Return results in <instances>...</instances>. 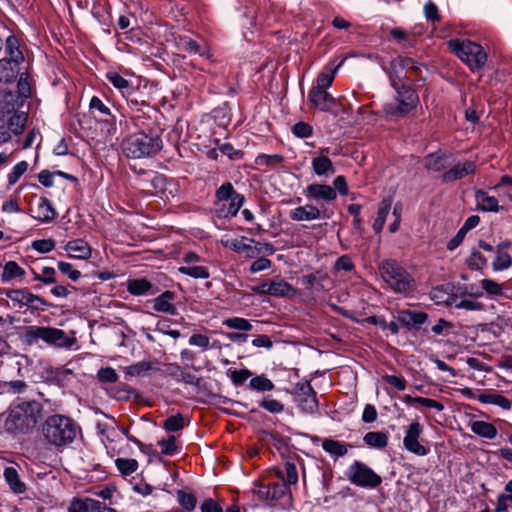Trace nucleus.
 <instances>
[{"instance_id":"nucleus-1","label":"nucleus","mask_w":512,"mask_h":512,"mask_svg":"<svg viewBox=\"0 0 512 512\" xmlns=\"http://www.w3.org/2000/svg\"><path fill=\"white\" fill-rule=\"evenodd\" d=\"M42 405L36 400L23 401L11 405L4 421L9 434H26L32 431L41 417Z\"/></svg>"},{"instance_id":"nucleus-59","label":"nucleus","mask_w":512,"mask_h":512,"mask_svg":"<svg viewBox=\"0 0 512 512\" xmlns=\"http://www.w3.org/2000/svg\"><path fill=\"white\" fill-rule=\"evenodd\" d=\"M425 167L428 170L440 171L445 167V159L440 154H430L425 158Z\"/></svg>"},{"instance_id":"nucleus-60","label":"nucleus","mask_w":512,"mask_h":512,"mask_svg":"<svg viewBox=\"0 0 512 512\" xmlns=\"http://www.w3.org/2000/svg\"><path fill=\"white\" fill-rule=\"evenodd\" d=\"M228 375L235 386H241L252 376V372L248 369L228 370Z\"/></svg>"},{"instance_id":"nucleus-52","label":"nucleus","mask_w":512,"mask_h":512,"mask_svg":"<svg viewBox=\"0 0 512 512\" xmlns=\"http://www.w3.org/2000/svg\"><path fill=\"white\" fill-rule=\"evenodd\" d=\"M28 163L26 161L18 162L8 173L7 181L10 186L15 185L19 179L27 172Z\"/></svg>"},{"instance_id":"nucleus-62","label":"nucleus","mask_w":512,"mask_h":512,"mask_svg":"<svg viewBox=\"0 0 512 512\" xmlns=\"http://www.w3.org/2000/svg\"><path fill=\"white\" fill-rule=\"evenodd\" d=\"M266 257L267 256H259L255 258V260L251 263L249 267V272L251 274H256L261 271L270 269L272 267V261Z\"/></svg>"},{"instance_id":"nucleus-36","label":"nucleus","mask_w":512,"mask_h":512,"mask_svg":"<svg viewBox=\"0 0 512 512\" xmlns=\"http://www.w3.org/2000/svg\"><path fill=\"white\" fill-rule=\"evenodd\" d=\"M5 118H7L6 126L7 129L15 134L19 135L23 132L24 127L27 122V113L26 112H17L12 113L10 115H6Z\"/></svg>"},{"instance_id":"nucleus-25","label":"nucleus","mask_w":512,"mask_h":512,"mask_svg":"<svg viewBox=\"0 0 512 512\" xmlns=\"http://www.w3.org/2000/svg\"><path fill=\"white\" fill-rule=\"evenodd\" d=\"M428 319L425 312H417L412 310H402L398 312L397 320L403 326L412 328L424 324Z\"/></svg>"},{"instance_id":"nucleus-40","label":"nucleus","mask_w":512,"mask_h":512,"mask_svg":"<svg viewBox=\"0 0 512 512\" xmlns=\"http://www.w3.org/2000/svg\"><path fill=\"white\" fill-rule=\"evenodd\" d=\"M392 206V199L391 198H384L378 207L377 211V217L373 223V230L375 233H380L383 229V226L385 224L387 215L389 214Z\"/></svg>"},{"instance_id":"nucleus-51","label":"nucleus","mask_w":512,"mask_h":512,"mask_svg":"<svg viewBox=\"0 0 512 512\" xmlns=\"http://www.w3.org/2000/svg\"><path fill=\"white\" fill-rule=\"evenodd\" d=\"M249 387L258 392H268L272 391L275 386L265 375H258L250 380Z\"/></svg>"},{"instance_id":"nucleus-31","label":"nucleus","mask_w":512,"mask_h":512,"mask_svg":"<svg viewBox=\"0 0 512 512\" xmlns=\"http://www.w3.org/2000/svg\"><path fill=\"white\" fill-rule=\"evenodd\" d=\"M322 448L331 456L343 457L348 453L349 448H352V445L332 438H326L322 442Z\"/></svg>"},{"instance_id":"nucleus-50","label":"nucleus","mask_w":512,"mask_h":512,"mask_svg":"<svg viewBox=\"0 0 512 512\" xmlns=\"http://www.w3.org/2000/svg\"><path fill=\"white\" fill-rule=\"evenodd\" d=\"M180 45L183 51L188 52L189 54H198L200 56H207V49L201 46L199 43L194 41L191 38H181Z\"/></svg>"},{"instance_id":"nucleus-35","label":"nucleus","mask_w":512,"mask_h":512,"mask_svg":"<svg viewBox=\"0 0 512 512\" xmlns=\"http://www.w3.org/2000/svg\"><path fill=\"white\" fill-rule=\"evenodd\" d=\"M297 290L282 278H275L271 281V294L275 297H290L296 295Z\"/></svg>"},{"instance_id":"nucleus-38","label":"nucleus","mask_w":512,"mask_h":512,"mask_svg":"<svg viewBox=\"0 0 512 512\" xmlns=\"http://www.w3.org/2000/svg\"><path fill=\"white\" fill-rule=\"evenodd\" d=\"M168 373L176 379L178 382H184L189 385L197 386L199 384V378L196 375L184 371L179 365L171 364L168 367Z\"/></svg>"},{"instance_id":"nucleus-22","label":"nucleus","mask_w":512,"mask_h":512,"mask_svg":"<svg viewBox=\"0 0 512 512\" xmlns=\"http://www.w3.org/2000/svg\"><path fill=\"white\" fill-rule=\"evenodd\" d=\"M256 493L262 499L279 500L288 493V487L285 483L274 482L268 485H261Z\"/></svg>"},{"instance_id":"nucleus-47","label":"nucleus","mask_w":512,"mask_h":512,"mask_svg":"<svg viewBox=\"0 0 512 512\" xmlns=\"http://www.w3.org/2000/svg\"><path fill=\"white\" fill-rule=\"evenodd\" d=\"M89 108L94 115L104 117L103 120L109 121L108 117L114 119L110 108L97 96H93L90 100Z\"/></svg>"},{"instance_id":"nucleus-30","label":"nucleus","mask_w":512,"mask_h":512,"mask_svg":"<svg viewBox=\"0 0 512 512\" xmlns=\"http://www.w3.org/2000/svg\"><path fill=\"white\" fill-rule=\"evenodd\" d=\"M153 285L145 278L130 279L127 281V291L134 296L154 294Z\"/></svg>"},{"instance_id":"nucleus-28","label":"nucleus","mask_w":512,"mask_h":512,"mask_svg":"<svg viewBox=\"0 0 512 512\" xmlns=\"http://www.w3.org/2000/svg\"><path fill=\"white\" fill-rule=\"evenodd\" d=\"M477 400L483 404L496 405L506 411L510 410L512 407V402L507 397L497 392L479 393L477 396Z\"/></svg>"},{"instance_id":"nucleus-39","label":"nucleus","mask_w":512,"mask_h":512,"mask_svg":"<svg viewBox=\"0 0 512 512\" xmlns=\"http://www.w3.org/2000/svg\"><path fill=\"white\" fill-rule=\"evenodd\" d=\"M4 478L10 489L17 494H21L26 490L25 484L20 480L16 468L10 466L4 470Z\"/></svg>"},{"instance_id":"nucleus-7","label":"nucleus","mask_w":512,"mask_h":512,"mask_svg":"<svg viewBox=\"0 0 512 512\" xmlns=\"http://www.w3.org/2000/svg\"><path fill=\"white\" fill-rule=\"evenodd\" d=\"M346 475L350 483L363 488H375L382 482V478L378 474L360 461H354L349 466Z\"/></svg>"},{"instance_id":"nucleus-55","label":"nucleus","mask_w":512,"mask_h":512,"mask_svg":"<svg viewBox=\"0 0 512 512\" xmlns=\"http://www.w3.org/2000/svg\"><path fill=\"white\" fill-rule=\"evenodd\" d=\"M185 426L184 417L181 414L171 415L163 422V428L168 432H177Z\"/></svg>"},{"instance_id":"nucleus-2","label":"nucleus","mask_w":512,"mask_h":512,"mask_svg":"<svg viewBox=\"0 0 512 512\" xmlns=\"http://www.w3.org/2000/svg\"><path fill=\"white\" fill-rule=\"evenodd\" d=\"M80 431V426L72 418L61 414L49 416L42 428L45 440L57 449L71 445Z\"/></svg>"},{"instance_id":"nucleus-54","label":"nucleus","mask_w":512,"mask_h":512,"mask_svg":"<svg viewBox=\"0 0 512 512\" xmlns=\"http://www.w3.org/2000/svg\"><path fill=\"white\" fill-rule=\"evenodd\" d=\"M431 299L437 304H446L452 306V300L455 295L448 293L443 287H436L430 293Z\"/></svg>"},{"instance_id":"nucleus-63","label":"nucleus","mask_w":512,"mask_h":512,"mask_svg":"<svg viewBox=\"0 0 512 512\" xmlns=\"http://www.w3.org/2000/svg\"><path fill=\"white\" fill-rule=\"evenodd\" d=\"M97 378L102 383H115L118 380V374L114 368L105 367L97 372Z\"/></svg>"},{"instance_id":"nucleus-32","label":"nucleus","mask_w":512,"mask_h":512,"mask_svg":"<svg viewBox=\"0 0 512 512\" xmlns=\"http://www.w3.org/2000/svg\"><path fill=\"white\" fill-rule=\"evenodd\" d=\"M312 170L317 176L329 177L335 173L332 161L327 156H318L312 159Z\"/></svg>"},{"instance_id":"nucleus-9","label":"nucleus","mask_w":512,"mask_h":512,"mask_svg":"<svg viewBox=\"0 0 512 512\" xmlns=\"http://www.w3.org/2000/svg\"><path fill=\"white\" fill-rule=\"evenodd\" d=\"M5 295L19 309L26 307L31 310H40L43 307L49 306V303L44 298L33 294L27 289L8 290L5 292Z\"/></svg>"},{"instance_id":"nucleus-14","label":"nucleus","mask_w":512,"mask_h":512,"mask_svg":"<svg viewBox=\"0 0 512 512\" xmlns=\"http://www.w3.org/2000/svg\"><path fill=\"white\" fill-rule=\"evenodd\" d=\"M275 251L276 249L271 243L247 238L240 254L244 255L247 259H255L259 256H271Z\"/></svg>"},{"instance_id":"nucleus-64","label":"nucleus","mask_w":512,"mask_h":512,"mask_svg":"<svg viewBox=\"0 0 512 512\" xmlns=\"http://www.w3.org/2000/svg\"><path fill=\"white\" fill-rule=\"evenodd\" d=\"M90 499L91 498H74L68 507V512H89L90 504L88 503V501H90Z\"/></svg>"},{"instance_id":"nucleus-58","label":"nucleus","mask_w":512,"mask_h":512,"mask_svg":"<svg viewBox=\"0 0 512 512\" xmlns=\"http://www.w3.org/2000/svg\"><path fill=\"white\" fill-rule=\"evenodd\" d=\"M158 446L161 448V453L167 456L174 455L177 452V439L175 436H169L167 439L158 441Z\"/></svg>"},{"instance_id":"nucleus-20","label":"nucleus","mask_w":512,"mask_h":512,"mask_svg":"<svg viewBox=\"0 0 512 512\" xmlns=\"http://www.w3.org/2000/svg\"><path fill=\"white\" fill-rule=\"evenodd\" d=\"M23 103L21 96H17L15 92L3 91L0 97V114H2L3 119L6 115L17 113L18 108H20Z\"/></svg>"},{"instance_id":"nucleus-16","label":"nucleus","mask_w":512,"mask_h":512,"mask_svg":"<svg viewBox=\"0 0 512 512\" xmlns=\"http://www.w3.org/2000/svg\"><path fill=\"white\" fill-rule=\"evenodd\" d=\"M304 193L309 199L327 202L334 201L337 198V192L333 187L326 184L312 183L306 187Z\"/></svg>"},{"instance_id":"nucleus-6","label":"nucleus","mask_w":512,"mask_h":512,"mask_svg":"<svg viewBox=\"0 0 512 512\" xmlns=\"http://www.w3.org/2000/svg\"><path fill=\"white\" fill-rule=\"evenodd\" d=\"M215 198L217 199L218 205L220 203L228 202L227 208L225 207V204H222V207L217 209L218 215L224 218L235 217L245 202L244 195L236 192L230 182L223 183L216 190Z\"/></svg>"},{"instance_id":"nucleus-15","label":"nucleus","mask_w":512,"mask_h":512,"mask_svg":"<svg viewBox=\"0 0 512 512\" xmlns=\"http://www.w3.org/2000/svg\"><path fill=\"white\" fill-rule=\"evenodd\" d=\"M310 104L320 111H331L336 105V99L327 91L318 88H311L308 94Z\"/></svg>"},{"instance_id":"nucleus-61","label":"nucleus","mask_w":512,"mask_h":512,"mask_svg":"<svg viewBox=\"0 0 512 512\" xmlns=\"http://www.w3.org/2000/svg\"><path fill=\"white\" fill-rule=\"evenodd\" d=\"M17 96H21V100L24 102L25 99L31 96V87L26 74H21L17 82Z\"/></svg>"},{"instance_id":"nucleus-4","label":"nucleus","mask_w":512,"mask_h":512,"mask_svg":"<svg viewBox=\"0 0 512 512\" xmlns=\"http://www.w3.org/2000/svg\"><path fill=\"white\" fill-rule=\"evenodd\" d=\"M384 282L395 292L406 294L415 287L414 278L395 260H385L379 266Z\"/></svg>"},{"instance_id":"nucleus-24","label":"nucleus","mask_w":512,"mask_h":512,"mask_svg":"<svg viewBox=\"0 0 512 512\" xmlns=\"http://www.w3.org/2000/svg\"><path fill=\"white\" fill-rule=\"evenodd\" d=\"M289 217L294 221H312L319 219L321 212L316 206L306 204L292 209L289 212Z\"/></svg>"},{"instance_id":"nucleus-17","label":"nucleus","mask_w":512,"mask_h":512,"mask_svg":"<svg viewBox=\"0 0 512 512\" xmlns=\"http://www.w3.org/2000/svg\"><path fill=\"white\" fill-rule=\"evenodd\" d=\"M158 371L156 361H139L132 365L126 366L123 369L126 380L133 378L145 377L150 375L152 372Z\"/></svg>"},{"instance_id":"nucleus-11","label":"nucleus","mask_w":512,"mask_h":512,"mask_svg":"<svg viewBox=\"0 0 512 512\" xmlns=\"http://www.w3.org/2000/svg\"><path fill=\"white\" fill-rule=\"evenodd\" d=\"M383 70L387 73L391 86H395L401 84L402 80L406 78L404 71L417 72L419 65L412 58L398 56L391 61L388 68L383 66Z\"/></svg>"},{"instance_id":"nucleus-42","label":"nucleus","mask_w":512,"mask_h":512,"mask_svg":"<svg viewBox=\"0 0 512 512\" xmlns=\"http://www.w3.org/2000/svg\"><path fill=\"white\" fill-rule=\"evenodd\" d=\"M276 475L285 483L286 486L294 485L298 482V471L296 465L291 462H286L283 469H277Z\"/></svg>"},{"instance_id":"nucleus-29","label":"nucleus","mask_w":512,"mask_h":512,"mask_svg":"<svg viewBox=\"0 0 512 512\" xmlns=\"http://www.w3.org/2000/svg\"><path fill=\"white\" fill-rule=\"evenodd\" d=\"M107 80L120 91L123 97H129L133 94L134 89L130 82L116 71L106 73Z\"/></svg>"},{"instance_id":"nucleus-21","label":"nucleus","mask_w":512,"mask_h":512,"mask_svg":"<svg viewBox=\"0 0 512 512\" xmlns=\"http://www.w3.org/2000/svg\"><path fill=\"white\" fill-rule=\"evenodd\" d=\"M342 64L343 60L339 64H335L334 61L329 62L318 74L316 83L312 87L327 90L332 85L337 70Z\"/></svg>"},{"instance_id":"nucleus-19","label":"nucleus","mask_w":512,"mask_h":512,"mask_svg":"<svg viewBox=\"0 0 512 512\" xmlns=\"http://www.w3.org/2000/svg\"><path fill=\"white\" fill-rule=\"evenodd\" d=\"M70 258L87 260L92 255V249L83 239H74L66 243L64 246Z\"/></svg>"},{"instance_id":"nucleus-53","label":"nucleus","mask_w":512,"mask_h":512,"mask_svg":"<svg viewBox=\"0 0 512 512\" xmlns=\"http://www.w3.org/2000/svg\"><path fill=\"white\" fill-rule=\"evenodd\" d=\"M246 240H247V237H245V236L232 238L228 235H225L221 238L220 242L225 248H228V249L240 254Z\"/></svg>"},{"instance_id":"nucleus-44","label":"nucleus","mask_w":512,"mask_h":512,"mask_svg":"<svg viewBox=\"0 0 512 512\" xmlns=\"http://www.w3.org/2000/svg\"><path fill=\"white\" fill-rule=\"evenodd\" d=\"M178 272L194 279H208L210 272L203 265L180 266Z\"/></svg>"},{"instance_id":"nucleus-37","label":"nucleus","mask_w":512,"mask_h":512,"mask_svg":"<svg viewBox=\"0 0 512 512\" xmlns=\"http://www.w3.org/2000/svg\"><path fill=\"white\" fill-rule=\"evenodd\" d=\"M25 270L19 266L15 261H8L5 263L2 273L1 281L8 283L13 279H21L25 276Z\"/></svg>"},{"instance_id":"nucleus-56","label":"nucleus","mask_w":512,"mask_h":512,"mask_svg":"<svg viewBox=\"0 0 512 512\" xmlns=\"http://www.w3.org/2000/svg\"><path fill=\"white\" fill-rule=\"evenodd\" d=\"M223 325L227 326L230 329L240 330V331H250L252 329L251 323L241 317H232L225 319L223 321Z\"/></svg>"},{"instance_id":"nucleus-43","label":"nucleus","mask_w":512,"mask_h":512,"mask_svg":"<svg viewBox=\"0 0 512 512\" xmlns=\"http://www.w3.org/2000/svg\"><path fill=\"white\" fill-rule=\"evenodd\" d=\"M503 244L499 245L496 249V257L492 262L494 271L507 270L512 266V257L509 253L502 251Z\"/></svg>"},{"instance_id":"nucleus-18","label":"nucleus","mask_w":512,"mask_h":512,"mask_svg":"<svg viewBox=\"0 0 512 512\" xmlns=\"http://www.w3.org/2000/svg\"><path fill=\"white\" fill-rule=\"evenodd\" d=\"M174 298V293L172 291L167 290L150 301V303L152 304V309L156 312H161L175 316L177 315L178 311L175 305L173 304Z\"/></svg>"},{"instance_id":"nucleus-23","label":"nucleus","mask_w":512,"mask_h":512,"mask_svg":"<svg viewBox=\"0 0 512 512\" xmlns=\"http://www.w3.org/2000/svg\"><path fill=\"white\" fill-rule=\"evenodd\" d=\"M475 200L477 204V209L480 211L497 213L501 210L497 198L494 196H490L484 190L477 189L475 191Z\"/></svg>"},{"instance_id":"nucleus-12","label":"nucleus","mask_w":512,"mask_h":512,"mask_svg":"<svg viewBox=\"0 0 512 512\" xmlns=\"http://www.w3.org/2000/svg\"><path fill=\"white\" fill-rule=\"evenodd\" d=\"M295 400L302 411L306 413H314L318 409V400L316 392L309 382H298L295 386Z\"/></svg>"},{"instance_id":"nucleus-8","label":"nucleus","mask_w":512,"mask_h":512,"mask_svg":"<svg viewBox=\"0 0 512 512\" xmlns=\"http://www.w3.org/2000/svg\"><path fill=\"white\" fill-rule=\"evenodd\" d=\"M392 87L396 91L397 105L395 107L389 105L386 109L388 113L393 115H405L417 106L419 97L413 88L404 83Z\"/></svg>"},{"instance_id":"nucleus-34","label":"nucleus","mask_w":512,"mask_h":512,"mask_svg":"<svg viewBox=\"0 0 512 512\" xmlns=\"http://www.w3.org/2000/svg\"><path fill=\"white\" fill-rule=\"evenodd\" d=\"M469 426H470L471 431L480 437L492 440V439L496 438V436H497V429L491 423L481 421V420H476V421H471Z\"/></svg>"},{"instance_id":"nucleus-49","label":"nucleus","mask_w":512,"mask_h":512,"mask_svg":"<svg viewBox=\"0 0 512 512\" xmlns=\"http://www.w3.org/2000/svg\"><path fill=\"white\" fill-rule=\"evenodd\" d=\"M365 444L373 448H384L388 444V437L383 432H368L363 438Z\"/></svg>"},{"instance_id":"nucleus-41","label":"nucleus","mask_w":512,"mask_h":512,"mask_svg":"<svg viewBox=\"0 0 512 512\" xmlns=\"http://www.w3.org/2000/svg\"><path fill=\"white\" fill-rule=\"evenodd\" d=\"M19 47L18 39L14 35L8 36L5 41L6 57L17 63H22L24 61V56Z\"/></svg>"},{"instance_id":"nucleus-3","label":"nucleus","mask_w":512,"mask_h":512,"mask_svg":"<svg viewBox=\"0 0 512 512\" xmlns=\"http://www.w3.org/2000/svg\"><path fill=\"white\" fill-rule=\"evenodd\" d=\"M163 143L157 133H134L122 141L123 154L128 158L151 157L162 149Z\"/></svg>"},{"instance_id":"nucleus-13","label":"nucleus","mask_w":512,"mask_h":512,"mask_svg":"<svg viewBox=\"0 0 512 512\" xmlns=\"http://www.w3.org/2000/svg\"><path fill=\"white\" fill-rule=\"evenodd\" d=\"M35 335L44 342L58 347L69 348L72 345V341L67 337L66 333L58 328L38 327Z\"/></svg>"},{"instance_id":"nucleus-10","label":"nucleus","mask_w":512,"mask_h":512,"mask_svg":"<svg viewBox=\"0 0 512 512\" xmlns=\"http://www.w3.org/2000/svg\"><path fill=\"white\" fill-rule=\"evenodd\" d=\"M422 433L423 425L415 421L406 428L403 439L404 448L417 456H425L430 451L429 447L424 444V440L421 439Z\"/></svg>"},{"instance_id":"nucleus-57","label":"nucleus","mask_w":512,"mask_h":512,"mask_svg":"<svg viewBox=\"0 0 512 512\" xmlns=\"http://www.w3.org/2000/svg\"><path fill=\"white\" fill-rule=\"evenodd\" d=\"M283 161V156L280 154H261L255 159V163L260 166L275 167Z\"/></svg>"},{"instance_id":"nucleus-26","label":"nucleus","mask_w":512,"mask_h":512,"mask_svg":"<svg viewBox=\"0 0 512 512\" xmlns=\"http://www.w3.org/2000/svg\"><path fill=\"white\" fill-rule=\"evenodd\" d=\"M475 168V163L472 161L458 163L455 166H453L450 170L444 173L443 179L446 182L462 179L463 177L474 173Z\"/></svg>"},{"instance_id":"nucleus-46","label":"nucleus","mask_w":512,"mask_h":512,"mask_svg":"<svg viewBox=\"0 0 512 512\" xmlns=\"http://www.w3.org/2000/svg\"><path fill=\"white\" fill-rule=\"evenodd\" d=\"M451 303L452 306L457 309H465L469 311H480L484 308V305L481 302L472 299H466L465 296L462 295H455Z\"/></svg>"},{"instance_id":"nucleus-48","label":"nucleus","mask_w":512,"mask_h":512,"mask_svg":"<svg viewBox=\"0 0 512 512\" xmlns=\"http://www.w3.org/2000/svg\"><path fill=\"white\" fill-rule=\"evenodd\" d=\"M177 502L182 507L181 510L191 512L196 508L197 498L192 493H187L184 490H177Z\"/></svg>"},{"instance_id":"nucleus-5","label":"nucleus","mask_w":512,"mask_h":512,"mask_svg":"<svg viewBox=\"0 0 512 512\" xmlns=\"http://www.w3.org/2000/svg\"><path fill=\"white\" fill-rule=\"evenodd\" d=\"M449 47L472 70L482 68L487 61V55L482 46L475 42L469 40H451Z\"/></svg>"},{"instance_id":"nucleus-33","label":"nucleus","mask_w":512,"mask_h":512,"mask_svg":"<svg viewBox=\"0 0 512 512\" xmlns=\"http://www.w3.org/2000/svg\"><path fill=\"white\" fill-rule=\"evenodd\" d=\"M35 213V219L43 223L51 222L56 217V212L47 198H40Z\"/></svg>"},{"instance_id":"nucleus-27","label":"nucleus","mask_w":512,"mask_h":512,"mask_svg":"<svg viewBox=\"0 0 512 512\" xmlns=\"http://www.w3.org/2000/svg\"><path fill=\"white\" fill-rule=\"evenodd\" d=\"M19 65L20 63L12 61L7 57L0 59V82H13L19 74Z\"/></svg>"},{"instance_id":"nucleus-45","label":"nucleus","mask_w":512,"mask_h":512,"mask_svg":"<svg viewBox=\"0 0 512 512\" xmlns=\"http://www.w3.org/2000/svg\"><path fill=\"white\" fill-rule=\"evenodd\" d=\"M115 465L123 477L130 476L139 468L138 461L132 458H117Z\"/></svg>"}]
</instances>
